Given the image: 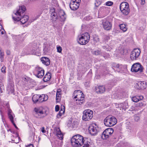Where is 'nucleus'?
Masks as SVG:
<instances>
[{"mask_svg":"<svg viewBox=\"0 0 147 147\" xmlns=\"http://www.w3.org/2000/svg\"><path fill=\"white\" fill-rule=\"evenodd\" d=\"M92 54L95 55H98L100 54V51L98 50L92 51Z\"/></svg>","mask_w":147,"mask_h":147,"instance_id":"4c0bfd02","label":"nucleus"},{"mask_svg":"<svg viewBox=\"0 0 147 147\" xmlns=\"http://www.w3.org/2000/svg\"><path fill=\"white\" fill-rule=\"evenodd\" d=\"M41 97L43 98V101H46L48 98V96L45 94H42Z\"/></svg>","mask_w":147,"mask_h":147,"instance_id":"f704fd0d","label":"nucleus"},{"mask_svg":"<svg viewBox=\"0 0 147 147\" xmlns=\"http://www.w3.org/2000/svg\"><path fill=\"white\" fill-rule=\"evenodd\" d=\"M90 140L87 138H84L81 135L78 134L74 136L71 139L72 146L74 147H80L83 145V147H89Z\"/></svg>","mask_w":147,"mask_h":147,"instance_id":"f257e3e1","label":"nucleus"},{"mask_svg":"<svg viewBox=\"0 0 147 147\" xmlns=\"http://www.w3.org/2000/svg\"><path fill=\"white\" fill-rule=\"evenodd\" d=\"M71 1L75 2L76 3H79L80 2L81 0H71Z\"/></svg>","mask_w":147,"mask_h":147,"instance_id":"09e8293b","label":"nucleus"},{"mask_svg":"<svg viewBox=\"0 0 147 147\" xmlns=\"http://www.w3.org/2000/svg\"><path fill=\"white\" fill-rule=\"evenodd\" d=\"M33 114L34 116L37 118H43L47 115L46 112H44L40 107H35L34 108Z\"/></svg>","mask_w":147,"mask_h":147,"instance_id":"f03ea898","label":"nucleus"},{"mask_svg":"<svg viewBox=\"0 0 147 147\" xmlns=\"http://www.w3.org/2000/svg\"><path fill=\"white\" fill-rule=\"evenodd\" d=\"M51 74L50 73H47L43 78L44 81L46 82L49 80L51 78Z\"/></svg>","mask_w":147,"mask_h":147,"instance_id":"a878e982","label":"nucleus"},{"mask_svg":"<svg viewBox=\"0 0 147 147\" xmlns=\"http://www.w3.org/2000/svg\"><path fill=\"white\" fill-rule=\"evenodd\" d=\"M109 138V136H107L105 133H104L103 131L101 136V138L105 140Z\"/></svg>","mask_w":147,"mask_h":147,"instance_id":"473e14b6","label":"nucleus"},{"mask_svg":"<svg viewBox=\"0 0 147 147\" xmlns=\"http://www.w3.org/2000/svg\"><path fill=\"white\" fill-rule=\"evenodd\" d=\"M140 84V88L141 89H144L147 87V82H146L143 81L141 82Z\"/></svg>","mask_w":147,"mask_h":147,"instance_id":"c756f323","label":"nucleus"},{"mask_svg":"<svg viewBox=\"0 0 147 147\" xmlns=\"http://www.w3.org/2000/svg\"><path fill=\"white\" fill-rule=\"evenodd\" d=\"M11 110L10 109V120L12 123L13 124V125H14L16 129H18V127L16 126V125L15 124V123L14 122V120H13V118L14 117H15V116H13L11 114Z\"/></svg>","mask_w":147,"mask_h":147,"instance_id":"cd10ccee","label":"nucleus"},{"mask_svg":"<svg viewBox=\"0 0 147 147\" xmlns=\"http://www.w3.org/2000/svg\"><path fill=\"white\" fill-rule=\"evenodd\" d=\"M29 79L27 77H23L22 78V81L26 83V82H27L28 83H30V82L29 81Z\"/></svg>","mask_w":147,"mask_h":147,"instance_id":"72a5a7b5","label":"nucleus"},{"mask_svg":"<svg viewBox=\"0 0 147 147\" xmlns=\"http://www.w3.org/2000/svg\"><path fill=\"white\" fill-rule=\"evenodd\" d=\"M91 19L92 17L89 16H86L84 18V19L87 20H89Z\"/></svg>","mask_w":147,"mask_h":147,"instance_id":"c03bdc74","label":"nucleus"},{"mask_svg":"<svg viewBox=\"0 0 147 147\" xmlns=\"http://www.w3.org/2000/svg\"><path fill=\"white\" fill-rule=\"evenodd\" d=\"M109 8L103 6L100 7L98 11V14L99 16H102L101 17H104L107 15L109 13Z\"/></svg>","mask_w":147,"mask_h":147,"instance_id":"f8f14e48","label":"nucleus"},{"mask_svg":"<svg viewBox=\"0 0 147 147\" xmlns=\"http://www.w3.org/2000/svg\"><path fill=\"white\" fill-rule=\"evenodd\" d=\"M90 36L88 32L82 34L80 37L79 38L78 42L82 45H85L89 41Z\"/></svg>","mask_w":147,"mask_h":147,"instance_id":"20e7f679","label":"nucleus"},{"mask_svg":"<svg viewBox=\"0 0 147 147\" xmlns=\"http://www.w3.org/2000/svg\"><path fill=\"white\" fill-rule=\"evenodd\" d=\"M36 50L35 49H33L31 53V54L32 55H34L35 54Z\"/></svg>","mask_w":147,"mask_h":147,"instance_id":"3c124183","label":"nucleus"},{"mask_svg":"<svg viewBox=\"0 0 147 147\" xmlns=\"http://www.w3.org/2000/svg\"><path fill=\"white\" fill-rule=\"evenodd\" d=\"M52 10L53 11L51 15V20H52V23L53 24V26L55 27V23L56 21V20L58 19V17L54 9Z\"/></svg>","mask_w":147,"mask_h":147,"instance_id":"dca6fc26","label":"nucleus"},{"mask_svg":"<svg viewBox=\"0 0 147 147\" xmlns=\"http://www.w3.org/2000/svg\"><path fill=\"white\" fill-rule=\"evenodd\" d=\"M78 92H80V90H75L74 91L73 95L74 96H75L74 98H77V99H76V101L78 100V101H82L83 102H84V96H82V94H83V93L80 95H75V94L76 93Z\"/></svg>","mask_w":147,"mask_h":147,"instance_id":"2eb2a0df","label":"nucleus"},{"mask_svg":"<svg viewBox=\"0 0 147 147\" xmlns=\"http://www.w3.org/2000/svg\"><path fill=\"white\" fill-rule=\"evenodd\" d=\"M104 132V133H105L107 136H109V137L113 133V130L112 128H108L105 130Z\"/></svg>","mask_w":147,"mask_h":147,"instance_id":"393cba45","label":"nucleus"},{"mask_svg":"<svg viewBox=\"0 0 147 147\" xmlns=\"http://www.w3.org/2000/svg\"><path fill=\"white\" fill-rule=\"evenodd\" d=\"M19 138H18L17 137H16V138H15V139H18Z\"/></svg>","mask_w":147,"mask_h":147,"instance_id":"052dcab7","label":"nucleus"},{"mask_svg":"<svg viewBox=\"0 0 147 147\" xmlns=\"http://www.w3.org/2000/svg\"><path fill=\"white\" fill-rule=\"evenodd\" d=\"M103 48L104 49L107 50V51H110L112 49V48L111 47H110L108 45H107L106 46H103Z\"/></svg>","mask_w":147,"mask_h":147,"instance_id":"c9c22d12","label":"nucleus"},{"mask_svg":"<svg viewBox=\"0 0 147 147\" xmlns=\"http://www.w3.org/2000/svg\"><path fill=\"white\" fill-rule=\"evenodd\" d=\"M89 130L90 133L92 135L95 136L99 131V129L96 124L94 123L89 126Z\"/></svg>","mask_w":147,"mask_h":147,"instance_id":"1a4fd4ad","label":"nucleus"},{"mask_svg":"<svg viewBox=\"0 0 147 147\" xmlns=\"http://www.w3.org/2000/svg\"><path fill=\"white\" fill-rule=\"evenodd\" d=\"M56 131L57 136L60 140H62L63 138V135L61 132L59 128H57L55 129Z\"/></svg>","mask_w":147,"mask_h":147,"instance_id":"aec40b11","label":"nucleus"},{"mask_svg":"<svg viewBox=\"0 0 147 147\" xmlns=\"http://www.w3.org/2000/svg\"><path fill=\"white\" fill-rule=\"evenodd\" d=\"M65 109V107L64 106H61V110L57 116L58 118H59L64 113Z\"/></svg>","mask_w":147,"mask_h":147,"instance_id":"bb28decb","label":"nucleus"},{"mask_svg":"<svg viewBox=\"0 0 147 147\" xmlns=\"http://www.w3.org/2000/svg\"><path fill=\"white\" fill-rule=\"evenodd\" d=\"M42 63L45 65L47 66L50 64V61L49 59L46 57H43L40 59Z\"/></svg>","mask_w":147,"mask_h":147,"instance_id":"4be33fe9","label":"nucleus"},{"mask_svg":"<svg viewBox=\"0 0 147 147\" xmlns=\"http://www.w3.org/2000/svg\"><path fill=\"white\" fill-rule=\"evenodd\" d=\"M113 3L111 1H108L106 2L105 4L106 5L108 6H111L113 5Z\"/></svg>","mask_w":147,"mask_h":147,"instance_id":"58836bf2","label":"nucleus"},{"mask_svg":"<svg viewBox=\"0 0 147 147\" xmlns=\"http://www.w3.org/2000/svg\"><path fill=\"white\" fill-rule=\"evenodd\" d=\"M114 68L116 69L118 72H120L124 70V69L125 68V67L124 65L118 64L114 66Z\"/></svg>","mask_w":147,"mask_h":147,"instance_id":"412c9836","label":"nucleus"},{"mask_svg":"<svg viewBox=\"0 0 147 147\" xmlns=\"http://www.w3.org/2000/svg\"><path fill=\"white\" fill-rule=\"evenodd\" d=\"M119 26L120 27V29L122 30L123 32H125L127 30V28L126 27L125 24H122L120 25Z\"/></svg>","mask_w":147,"mask_h":147,"instance_id":"7c9ffc66","label":"nucleus"},{"mask_svg":"<svg viewBox=\"0 0 147 147\" xmlns=\"http://www.w3.org/2000/svg\"><path fill=\"white\" fill-rule=\"evenodd\" d=\"M95 91L97 93H102L105 92V88L104 86H100L98 87H96Z\"/></svg>","mask_w":147,"mask_h":147,"instance_id":"6ab92c4d","label":"nucleus"},{"mask_svg":"<svg viewBox=\"0 0 147 147\" xmlns=\"http://www.w3.org/2000/svg\"><path fill=\"white\" fill-rule=\"evenodd\" d=\"M26 147H33V146L32 144H30L28 145Z\"/></svg>","mask_w":147,"mask_h":147,"instance_id":"4d7b16f0","label":"nucleus"},{"mask_svg":"<svg viewBox=\"0 0 147 147\" xmlns=\"http://www.w3.org/2000/svg\"><path fill=\"white\" fill-rule=\"evenodd\" d=\"M61 98V93H56V101L57 102H59Z\"/></svg>","mask_w":147,"mask_h":147,"instance_id":"2f4dec72","label":"nucleus"},{"mask_svg":"<svg viewBox=\"0 0 147 147\" xmlns=\"http://www.w3.org/2000/svg\"><path fill=\"white\" fill-rule=\"evenodd\" d=\"M0 31L1 32V33L2 34H4L5 31L2 27L1 23H0Z\"/></svg>","mask_w":147,"mask_h":147,"instance_id":"e433bc0d","label":"nucleus"},{"mask_svg":"<svg viewBox=\"0 0 147 147\" xmlns=\"http://www.w3.org/2000/svg\"><path fill=\"white\" fill-rule=\"evenodd\" d=\"M39 95H34L32 97V100L34 103H38Z\"/></svg>","mask_w":147,"mask_h":147,"instance_id":"c85d7f7f","label":"nucleus"},{"mask_svg":"<svg viewBox=\"0 0 147 147\" xmlns=\"http://www.w3.org/2000/svg\"><path fill=\"white\" fill-rule=\"evenodd\" d=\"M138 105L140 107H144L146 105V104L145 102H142L139 103Z\"/></svg>","mask_w":147,"mask_h":147,"instance_id":"ea45409f","label":"nucleus"},{"mask_svg":"<svg viewBox=\"0 0 147 147\" xmlns=\"http://www.w3.org/2000/svg\"><path fill=\"white\" fill-rule=\"evenodd\" d=\"M5 67L4 66H3L1 69V71L2 72L5 73Z\"/></svg>","mask_w":147,"mask_h":147,"instance_id":"37998d69","label":"nucleus"},{"mask_svg":"<svg viewBox=\"0 0 147 147\" xmlns=\"http://www.w3.org/2000/svg\"><path fill=\"white\" fill-rule=\"evenodd\" d=\"M144 97L142 95L139 96H136L133 97L131 100L134 102H137L140 100H141L143 99Z\"/></svg>","mask_w":147,"mask_h":147,"instance_id":"b1692460","label":"nucleus"},{"mask_svg":"<svg viewBox=\"0 0 147 147\" xmlns=\"http://www.w3.org/2000/svg\"><path fill=\"white\" fill-rule=\"evenodd\" d=\"M12 19L13 20L15 21H20L22 24H24L26 23L28 20L29 17L26 15L22 16H20L14 17L12 16Z\"/></svg>","mask_w":147,"mask_h":147,"instance_id":"6e6552de","label":"nucleus"},{"mask_svg":"<svg viewBox=\"0 0 147 147\" xmlns=\"http://www.w3.org/2000/svg\"><path fill=\"white\" fill-rule=\"evenodd\" d=\"M34 20H32V21H31V22H32L34 21Z\"/></svg>","mask_w":147,"mask_h":147,"instance_id":"680f3d73","label":"nucleus"},{"mask_svg":"<svg viewBox=\"0 0 147 147\" xmlns=\"http://www.w3.org/2000/svg\"><path fill=\"white\" fill-rule=\"evenodd\" d=\"M7 54L8 55L9 54V51H7Z\"/></svg>","mask_w":147,"mask_h":147,"instance_id":"13d9d810","label":"nucleus"},{"mask_svg":"<svg viewBox=\"0 0 147 147\" xmlns=\"http://www.w3.org/2000/svg\"><path fill=\"white\" fill-rule=\"evenodd\" d=\"M11 140L12 141V142L15 143H18L19 142L18 141H16L15 140L12 139Z\"/></svg>","mask_w":147,"mask_h":147,"instance_id":"864d4df0","label":"nucleus"},{"mask_svg":"<svg viewBox=\"0 0 147 147\" xmlns=\"http://www.w3.org/2000/svg\"><path fill=\"white\" fill-rule=\"evenodd\" d=\"M41 131L43 133H45L46 132V131L45 129V128L44 127L42 128Z\"/></svg>","mask_w":147,"mask_h":147,"instance_id":"603ef678","label":"nucleus"},{"mask_svg":"<svg viewBox=\"0 0 147 147\" xmlns=\"http://www.w3.org/2000/svg\"><path fill=\"white\" fill-rule=\"evenodd\" d=\"M98 0H97L96 1V2L95 3V5L96 6H98L99 5L101 4V2L100 1H99L98 2Z\"/></svg>","mask_w":147,"mask_h":147,"instance_id":"a18cd8bd","label":"nucleus"},{"mask_svg":"<svg viewBox=\"0 0 147 147\" xmlns=\"http://www.w3.org/2000/svg\"><path fill=\"white\" fill-rule=\"evenodd\" d=\"M103 27L104 29L107 30H111L112 27V24L108 20L104 19L102 20Z\"/></svg>","mask_w":147,"mask_h":147,"instance_id":"ddd939ff","label":"nucleus"},{"mask_svg":"<svg viewBox=\"0 0 147 147\" xmlns=\"http://www.w3.org/2000/svg\"><path fill=\"white\" fill-rule=\"evenodd\" d=\"M61 90L60 89H58L57 90V93H61Z\"/></svg>","mask_w":147,"mask_h":147,"instance_id":"6e6d98bb","label":"nucleus"},{"mask_svg":"<svg viewBox=\"0 0 147 147\" xmlns=\"http://www.w3.org/2000/svg\"><path fill=\"white\" fill-rule=\"evenodd\" d=\"M105 125L109 127L114 126L117 123V120L115 117L109 115L106 117L104 120Z\"/></svg>","mask_w":147,"mask_h":147,"instance_id":"7ed1b4c3","label":"nucleus"},{"mask_svg":"<svg viewBox=\"0 0 147 147\" xmlns=\"http://www.w3.org/2000/svg\"><path fill=\"white\" fill-rule=\"evenodd\" d=\"M58 15L60 18H61V21H64L65 19V13L64 11L62 10L59 11Z\"/></svg>","mask_w":147,"mask_h":147,"instance_id":"5701e85b","label":"nucleus"},{"mask_svg":"<svg viewBox=\"0 0 147 147\" xmlns=\"http://www.w3.org/2000/svg\"><path fill=\"white\" fill-rule=\"evenodd\" d=\"M59 106L58 105H56L55 107V110L56 111H58L59 110Z\"/></svg>","mask_w":147,"mask_h":147,"instance_id":"de8ad7c7","label":"nucleus"},{"mask_svg":"<svg viewBox=\"0 0 147 147\" xmlns=\"http://www.w3.org/2000/svg\"><path fill=\"white\" fill-rule=\"evenodd\" d=\"M93 111L89 109L85 110L84 111L82 119L85 121H89L93 116Z\"/></svg>","mask_w":147,"mask_h":147,"instance_id":"0eeeda50","label":"nucleus"},{"mask_svg":"<svg viewBox=\"0 0 147 147\" xmlns=\"http://www.w3.org/2000/svg\"><path fill=\"white\" fill-rule=\"evenodd\" d=\"M51 44L49 42H46L44 43L43 51L45 53L48 52L50 50V47Z\"/></svg>","mask_w":147,"mask_h":147,"instance_id":"a211bd4d","label":"nucleus"},{"mask_svg":"<svg viewBox=\"0 0 147 147\" xmlns=\"http://www.w3.org/2000/svg\"><path fill=\"white\" fill-rule=\"evenodd\" d=\"M80 4L79 3H76L74 1H71L69 6L71 9L73 10H76L78 8Z\"/></svg>","mask_w":147,"mask_h":147,"instance_id":"f3484780","label":"nucleus"},{"mask_svg":"<svg viewBox=\"0 0 147 147\" xmlns=\"http://www.w3.org/2000/svg\"><path fill=\"white\" fill-rule=\"evenodd\" d=\"M41 95H39V98L38 99V103L41 102L43 101V98L41 97Z\"/></svg>","mask_w":147,"mask_h":147,"instance_id":"a19ab883","label":"nucleus"},{"mask_svg":"<svg viewBox=\"0 0 147 147\" xmlns=\"http://www.w3.org/2000/svg\"><path fill=\"white\" fill-rule=\"evenodd\" d=\"M120 9L123 14L125 15H127L130 11L129 4L126 2L121 3L120 5Z\"/></svg>","mask_w":147,"mask_h":147,"instance_id":"39448f33","label":"nucleus"},{"mask_svg":"<svg viewBox=\"0 0 147 147\" xmlns=\"http://www.w3.org/2000/svg\"><path fill=\"white\" fill-rule=\"evenodd\" d=\"M78 102H77V103L78 104H79V105H81L84 102L82 101H78Z\"/></svg>","mask_w":147,"mask_h":147,"instance_id":"5fc2aeb1","label":"nucleus"},{"mask_svg":"<svg viewBox=\"0 0 147 147\" xmlns=\"http://www.w3.org/2000/svg\"><path fill=\"white\" fill-rule=\"evenodd\" d=\"M57 52L59 53H61L62 51V48L60 46L57 47Z\"/></svg>","mask_w":147,"mask_h":147,"instance_id":"79ce46f5","label":"nucleus"},{"mask_svg":"<svg viewBox=\"0 0 147 147\" xmlns=\"http://www.w3.org/2000/svg\"><path fill=\"white\" fill-rule=\"evenodd\" d=\"M143 68L142 66L139 63L134 64L132 66L131 69V71L137 72L140 71L141 72L142 71Z\"/></svg>","mask_w":147,"mask_h":147,"instance_id":"9b49d317","label":"nucleus"},{"mask_svg":"<svg viewBox=\"0 0 147 147\" xmlns=\"http://www.w3.org/2000/svg\"><path fill=\"white\" fill-rule=\"evenodd\" d=\"M141 51L139 49H134L131 53L130 58L132 60H136L140 55Z\"/></svg>","mask_w":147,"mask_h":147,"instance_id":"9d476101","label":"nucleus"},{"mask_svg":"<svg viewBox=\"0 0 147 147\" xmlns=\"http://www.w3.org/2000/svg\"><path fill=\"white\" fill-rule=\"evenodd\" d=\"M26 10V7L24 6L23 5L20 6L19 9L15 13L16 16L15 17L21 16H23Z\"/></svg>","mask_w":147,"mask_h":147,"instance_id":"4468645a","label":"nucleus"},{"mask_svg":"<svg viewBox=\"0 0 147 147\" xmlns=\"http://www.w3.org/2000/svg\"><path fill=\"white\" fill-rule=\"evenodd\" d=\"M140 3L142 5H144L145 3V0H139Z\"/></svg>","mask_w":147,"mask_h":147,"instance_id":"8fccbe9b","label":"nucleus"},{"mask_svg":"<svg viewBox=\"0 0 147 147\" xmlns=\"http://www.w3.org/2000/svg\"><path fill=\"white\" fill-rule=\"evenodd\" d=\"M140 119V117L138 116H136L135 117L134 120L136 121H138Z\"/></svg>","mask_w":147,"mask_h":147,"instance_id":"49530a36","label":"nucleus"},{"mask_svg":"<svg viewBox=\"0 0 147 147\" xmlns=\"http://www.w3.org/2000/svg\"><path fill=\"white\" fill-rule=\"evenodd\" d=\"M44 70L38 66L35 67L33 71L34 74L37 77L41 78L44 75Z\"/></svg>","mask_w":147,"mask_h":147,"instance_id":"423d86ee","label":"nucleus"},{"mask_svg":"<svg viewBox=\"0 0 147 147\" xmlns=\"http://www.w3.org/2000/svg\"><path fill=\"white\" fill-rule=\"evenodd\" d=\"M1 56H0V58H1V57L3 55V53H1Z\"/></svg>","mask_w":147,"mask_h":147,"instance_id":"bf43d9fd","label":"nucleus"}]
</instances>
